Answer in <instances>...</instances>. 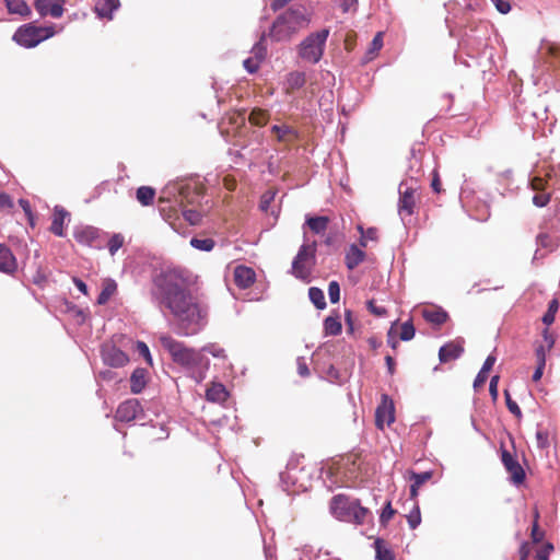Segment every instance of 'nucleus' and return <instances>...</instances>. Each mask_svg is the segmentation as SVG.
<instances>
[{"mask_svg":"<svg viewBox=\"0 0 560 560\" xmlns=\"http://www.w3.org/2000/svg\"><path fill=\"white\" fill-rule=\"evenodd\" d=\"M151 298L179 336H194L207 325V306L190 290L183 270L166 268L152 276Z\"/></svg>","mask_w":560,"mask_h":560,"instance_id":"f257e3e1","label":"nucleus"},{"mask_svg":"<svg viewBox=\"0 0 560 560\" xmlns=\"http://www.w3.org/2000/svg\"><path fill=\"white\" fill-rule=\"evenodd\" d=\"M160 343L163 349L168 352L172 360L192 373H198L199 378L205 376V372L209 366V360L201 350L187 348L183 341H179L172 336L164 334L159 337Z\"/></svg>","mask_w":560,"mask_h":560,"instance_id":"f03ea898","label":"nucleus"},{"mask_svg":"<svg viewBox=\"0 0 560 560\" xmlns=\"http://www.w3.org/2000/svg\"><path fill=\"white\" fill-rule=\"evenodd\" d=\"M311 18L306 8L302 4H295L282 10L277 14L269 35L276 42H285L293 37L295 33L307 26Z\"/></svg>","mask_w":560,"mask_h":560,"instance_id":"7ed1b4c3","label":"nucleus"},{"mask_svg":"<svg viewBox=\"0 0 560 560\" xmlns=\"http://www.w3.org/2000/svg\"><path fill=\"white\" fill-rule=\"evenodd\" d=\"M330 511L338 520L357 524L365 523L371 516V512L361 506L360 500L342 494H337L331 499Z\"/></svg>","mask_w":560,"mask_h":560,"instance_id":"20e7f679","label":"nucleus"},{"mask_svg":"<svg viewBox=\"0 0 560 560\" xmlns=\"http://www.w3.org/2000/svg\"><path fill=\"white\" fill-rule=\"evenodd\" d=\"M328 36V28H322L306 35L298 47V54L300 58L308 63H318L323 59V54Z\"/></svg>","mask_w":560,"mask_h":560,"instance_id":"39448f33","label":"nucleus"},{"mask_svg":"<svg viewBox=\"0 0 560 560\" xmlns=\"http://www.w3.org/2000/svg\"><path fill=\"white\" fill-rule=\"evenodd\" d=\"M316 242L308 243L303 232V244L292 260V272L296 278L306 279L311 273V267L316 261Z\"/></svg>","mask_w":560,"mask_h":560,"instance_id":"423d86ee","label":"nucleus"},{"mask_svg":"<svg viewBox=\"0 0 560 560\" xmlns=\"http://www.w3.org/2000/svg\"><path fill=\"white\" fill-rule=\"evenodd\" d=\"M52 35V27H42L35 26L34 24H25L20 26L13 33V39L20 46L33 48L39 43L51 38Z\"/></svg>","mask_w":560,"mask_h":560,"instance_id":"0eeeda50","label":"nucleus"},{"mask_svg":"<svg viewBox=\"0 0 560 560\" xmlns=\"http://www.w3.org/2000/svg\"><path fill=\"white\" fill-rule=\"evenodd\" d=\"M189 195H191L190 187L180 184H171L163 189L161 200L184 207L186 202H194L195 196L189 197Z\"/></svg>","mask_w":560,"mask_h":560,"instance_id":"6e6552de","label":"nucleus"},{"mask_svg":"<svg viewBox=\"0 0 560 560\" xmlns=\"http://www.w3.org/2000/svg\"><path fill=\"white\" fill-rule=\"evenodd\" d=\"M417 189V179L411 176L410 180H404L398 186V192H400V200L398 201V212L400 214H412L415 208V196L413 192Z\"/></svg>","mask_w":560,"mask_h":560,"instance_id":"1a4fd4ad","label":"nucleus"},{"mask_svg":"<svg viewBox=\"0 0 560 560\" xmlns=\"http://www.w3.org/2000/svg\"><path fill=\"white\" fill-rule=\"evenodd\" d=\"M537 61L558 69L560 67V44L542 40L537 50Z\"/></svg>","mask_w":560,"mask_h":560,"instance_id":"9d476101","label":"nucleus"},{"mask_svg":"<svg viewBox=\"0 0 560 560\" xmlns=\"http://www.w3.org/2000/svg\"><path fill=\"white\" fill-rule=\"evenodd\" d=\"M143 409L137 398H129L119 405L115 418L119 421L129 422L135 419H141Z\"/></svg>","mask_w":560,"mask_h":560,"instance_id":"9b49d317","label":"nucleus"},{"mask_svg":"<svg viewBox=\"0 0 560 560\" xmlns=\"http://www.w3.org/2000/svg\"><path fill=\"white\" fill-rule=\"evenodd\" d=\"M375 420L377 428L381 430L395 421L394 401L387 395H382L381 397V402L375 412Z\"/></svg>","mask_w":560,"mask_h":560,"instance_id":"f8f14e48","label":"nucleus"},{"mask_svg":"<svg viewBox=\"0 0 560 560\" xmlns=\"http://www.w3.org/2000/svg\"><path fill=\"white\" fill-rule=\"evenodd\" d=\"M103 233L93 226H85L74 231V238L79 244L90 246L93 248H102L103 241H101V235Z\"/></svg>","mask_w":560,"mask_h":560,"instance_id":"ddd939ff","label":"nucleus"},{"mask_svg":"<svg viewBox=\"0 0 560 560\" xmlns=\"http://www.w3.org/2000/svg\"><path fill=\"white\" fill-rule=\"evenodd\" d=\"M530 187L534 191L533 203L537 208L546 207L551 200V194L546 191L547 182L537 174L530 178Z\"/></svg>","mask_w":560,"mask_h":560,"instance_id":"4468645a","label":"nucleus"},{"mask_svg":"<svg viewBox=\"0 0 560 560\" xmlns=\"http://www.w3.org/2000/svg\"><path fill=\"white\" fill-rule=\"evenodd\" d=\"M501 459L504 468L511 475V480L516 485L522 483L525 480L526 475L514 456L509 451L503 450L501 453Z\"/></svg>","mask_w":560,"mask_h":560,"instance_id":"2eb2a0df","label":"nucleus"},{"mask_svg":"<svg viewBox=\"0 0 560 560\" xmlns=\"http://www.w3.org/2000/svg\"><path fill=\"white\" fill-rule=\"evenodd\" d=\"M101 352L104 364L109 368H122L128 361V354L114 346H105Z\"/></svg>","mask_w":560,"mask_h":560,"instance_id":"dca6fc26","label":"nucleus"},{"mask_svg":"<svg viewBox=\"0 0 560 560\" xmlns=\"http://www.w3.org/2000/svg\"><path fill=\"white\" fill-rule=\"evenodd\" d=\"M66 0H35V9L42 16L59 19L63 14Z\"/></svg>","mask_w":560,"mask_h":560,"instance_id":"f3484780","label":"nucleus"},{"mask_svg":"<svg viewBox=\"0 0 560 560\" xmlns=\"http://www.w3.org/2000/svg\"><path fill=\"white\" fill-rule=\"evenodd\" d=\"M256 279V273L252 268L237 266L234 269V282L241 289H247Z\"/></svg>","mask_w":560,"mask_h":560,"instance_id":"a211bd4d","label":"nucleus"},{"mask_svg":"<svg viewBox=\"0 0 560 560\" xmlns=\"http://www.w3.org/2000/svg\"><path fill=\"white\" fill-rule=\"evenodd\" d=\"M94 11L100 19H113V13L120 7L119 0H94Z\"/></svg>","mask_w":560,"mask_h":560,"instance_id":"6ab92c4d","label":"nucleus"},{"mask_svg":"<svg viewBox=\"0 0 560 560\" xmlns=\"http://www.w3.org/2000/svg\"><path fill=\"white\" fill-rule=\"evenodd\" d=\"M421 316L434 326H441L445 323L448 314L441 307H425L421 310Z\"/></svg>","mask_w":560,"mask_h":560,"instance_id":"aec40b11","label":"nucleus"},{"mask_svg":"<svg viewBox=\"0 0 560 560\" xmlns=\"http://www.w3.org/2000/svg\"><path fill=\"white\" fill-rule=\"evenodd\" d=\"M16 270V260L10 248L0 244V271L12 273Z\"/></svg>","mask_w":560,"mask_h":560,"instance_id":"412c9836","label":"nucleus"},{"mask_svg":"<svg viewBox=\"0 0 560 560\" xmlns=\"http://www.w3.org/2000/svg\"><path fill=\"white\" fill-rule=\"evenodd\" d=\"M364 257L365 254L360 247L354 244L350 245L345 255L346 267L349 270L355 269L363 261Z\"/></svg>","mask_w":560,"mask_h":560,"instance_id":"4be33fe9","label":"nucleus"},{"mask_svg":"<svg viewBox=\"0 0 560 560\" xmlns=\"http://www.w3.org/2000/svg\"><path fill=\"white\" fill-rule=\"evenodd\" d=\"M463 351L464 349L459 343H456V341H448L439 349V360L441 362H447L457 359Z\"/></svg>","mask_w":560,"mask_h":560,"instance_id":"5701e85b","label":"nucleus"},{"mask_svg":"<svg viewBox=\"0 0 560 560\" xmlns=\"http://www.w3.org/2000/svg\"><path fill=\"white\" fill-rule=\"evenodd\" d=\"M69 215V212L66 211L62 207L56 206L54 209V214L50 224V231L57 236H63V223L65 219Z\"/></svg>","mask_w":560,"mask_h":560,"instance_id":"b1692460","label":"nucleus"},{"mask_svg":"<svg viewBox=\"0 0 560 560\" xmlns=\"http://www.w3.org/2000/svg\"><path fill=\"white\" fill-rule=\"evenodd\" d=\"M306 82V77L303 71H291L287 74L284 81V90L287 93H290L294 90L302 89Z\"/></svg>","mask_w":560,"mask_h":560,"instance_id":"393cba45","label":"nucleus"},{"mask_svg":"<svg viewBox=\"0 0 560 560\" xmlns=\"http://www.w3.org/2000/svg\"><path fill=\"white\" fill-rule=\"evenodd\" d=\"M147 374L144 369H136L130 375V390L133 394L141 393L147 386Z\"/></svg>","mask_w":560,"mask_h":560,"instance_id":"a878e982","label":"nucleus"},{"mask_svg":"<svg viewBox=\"0 0 560 560\" xmlns=\"http://www.w3.org/2000/svg\"><path fill=\"white\" fill-rule=\"evenodd\" d=\"M433 476L432 471H423V472H412L410 476L411 485H410V495L411 498H416L419 494V488L421 485L429 481Z\"/></svg>","mask_w":560,"mask_h":560,"instance_id":"bb28decb","label":"nucleus"},{"mask_svg":"<svg viewBox=\"0 0 560 560\" xmlns=\"http://www.w3.org/2000/svg\"><path fill=\"white\" fill-rule=\"evenodd\" d=\"M271 131L277 135L278 141L282 143H289L292 139H298L296 130L285 125H275L271 127Z\"/></svg>","mask_w":560,"mask_h":560,"instance_id":"cd10ccee","label":"nucleus"},{"mask_svg":"<svg viewBox=\"0 0 560 560\" xmlns=\"http://www.w3.org/2000/svg\"><path fill=\"white\" fill-rule=\"evenodd\" d=\"M4 3L11 14L28 16L32 13L30 5L24 0H4Z\"/></svg>","mask_w":560,"mask_h":560,"instance_id":"c85d7f7f","label":"nucleus"},{"mask_svg":"<svg viewBox=\"0 0 560 560\" xmlns=\"http://www.w3.org/2000/svg\"><path fill=\"white\" fill-rule=\"evenodd\" d=\"M117 284L114 279H106L103 283V289L96 299L97 305H105L108 303V300L116 292Z\"/></svg>","mask_w":560,"mask_h":560,"instance_id":"c756f323","label":"nucleus"},{"mask_svg":"<svg viewBox=\"0 0 560 560\" xmlns=\"http://www.w3.org/2000/svg\"><path fill=\"white\" fill-rule=\"evenodd\" d=\"M329 223V219L326 215L307 217L305 224L316 234H320L326 231Z\"/></svg>","mask_w":560,"mask_h":560,"instance_id":"7c9ffc66","label":"nucleus"},{"mask_svg":"<svg viewBox=\"0 0 560 560\" xmlns=\"http://www.w3.org/2000/svg\"><path fill=\"white\" fill-rule=\"evenodd\" d=\"M226 397L228 392L222 383H213L211 387L206 390V398L210 401H224Z\"/></svg>","mask_w":560,"mask_h":560,"instance_id":"2f4dec72","label":"nucleus"},{"mask_svg":"<svg viewBox=\"0 0 560 560\" xmlns=\"http://www.w3.org/2000/svg\"><path fill=\"white\" fill-rule=\"evenodd\" d=\"M374 548L376 551L377 560H395L394 552L382 538H377L374 541Z\"/></svg>","mask_w":560,"mask_h":560,"instance_id":"473e14b6","label":"nucleus"},{"mask_svg":"<svg viewBox=\"0 0 560 560\" xmlns=\"http://www.w3.org/2000/svg\"><path fill=\"white\" fill-rule=\"evenodd\" d=\"M155 191L149 186H142L137 189L136 197L137 200L142 206H150L154 200Z\"/></svg>","mask_w":560,"mask_h":560,"instance_id":"72a5a7b5","label":"nucleus"},{"mask_svg":"<svg viewBox=\"0 0 560 560\" xmlns=\"http://www.w3.org/2000/svg\"><path fill=\"white\" fill-rule=\"evenodd\" d=\"M324 331L329 336H337L342 331V324L336 317L327 316L324 319Z\"/></svg>","mask_w":560,"mask_h":560,"instance_id":"f704fd0d","label":"nucleus"},{"mask_svg":"<svg viewBox=\"0 0 560 560\" xmlns=\"http://www.w3.org/2000/svg\"><path fill=\"white\" fill-rule=\"evenodd\" d=\"M214 245H215V243H214L213 238H211V237H203V238L191 237L190 238V246L196 249H199V250L210 252L213 249Z\"/></svg>","mask_w":560,"mask_h":560,"instance_id":"c9c22d12","label":"nucleus"},{"mask_svg":"<svg viewBox=\"0 0 560 560\" xmlns=\"http://www.w3.org/2000/svg\"><path fill=\"white\" fill-rule=\"evenodd\" d=\"M296 467H287L285 471L281 472V480L284 483V491H291L290 485L295 487L296 485Z\"/></svg>","mask_w":560,"mask_h":560,"instance_id":"e433bc0d","label":"nucleus"},{"mask_svg":"<svg viewBox=\"0 0 560 560\" xmlns=\"http://www.w3.org/2000/svg\"><path fill=\"white\" fill-rule=\"evenodd\" d=\"M308 298L318 310H324L326 307L324 292L322 289L310 288L308 289Z\"/></svg>","mask_w":560,"mask_h":560,"instance_id":"4c0bfd02","label":"nucleus"},{"mask_svg":"<svg viewBox=\"0 0 560 560\" xmlns=\"http://www.w3.org/2000/svg\"><path fill=\"white\" fill-rule=\"evenodd\" d=\"M558 307H559L558 300L552 299L549 303L547 312L541 317V322L545 323L546 326L552 325V323L555 320L556 313L558 311Z\"/></svg>","mask_w":560,"mask_h":560,"instance_id":"58836bf2","label":"nucleus"},{"mask_svg":"<svg viewBox=\"0 0 560 560\" xmlns=\"http://www.w3.org/2000/svg\"><path fill=\"white\" fill-rule=\"evenodd\" d=\"M359 231L361 232V238H359V244H361V247L366 246L368 240L375 242V240L378 238V231L375 228L363 230L362 226L359 225Z\"/></svg>","mask_w":560,"mask_h":560,"instance_id":"ea45409f","label":"nucleus"},{"mask_svg":"<svg viewBox=\"0 0 560 560\" xmlns=\"http://www.w3.org/2000/svg\"><path fill=\"white\" fill-rule=\"evenodd\" d=\"M268 119V114L266 110L261 109H253L249 114V121L255 126H264Z\"/></svg>","mask_w":560,"mask_h":560,"instance_id":"a19ab883","label":"nucleus"},{"mask_svg":"<svg viewBox=\"0 0 560 560\" xmlns=\"http://www.w3.org/2000/svg\"><path fill=\"white\" fill-rule=\"evenodd\" d=\"M125 238L121 234L115 233L110 236L109 242H107V249H109L110 255H115L116 252L122 247Z\"/></svg>","mask_w":560,"mask_h":560,"instance_id":"79ce46f5","label":"nucleus"},{"mask_svg":"<svg viewBox=\"0 0 560 560\" xmlns=\"http://www.w3.org/2000/svg\"><path fill=\"white\" fill-rule=\"evenodd\" d=\"M200 350H201L202 354L205 352H207V353H210L211 355H213L215 358H222V359L226 358L225 349L221 348L217 343H209V345L205 346L203 348H201Z\"/></svg>","mask_w":560,"mask_h":560,"instance_id":"37998d69","label":"nucleus"},{"mask_svg":"<svg viewBox=\"0 0 560 560\" xmlns=\"http://www.w3.org/2000/svg\"><path fill=\"white\" fill-rule=\"evenodd\" d=\"M266 46L264 45V37L258 42L256 43L253 48H252V52H253V56L252 58L258 60L259 62H261L262 60L266 59Z\"/></svg>","mask_w":560,"mask_h":560,"instance_id":"c03bdc74","label":"nucleus"},{"mask_svg":"<svg viewBox=\"0 0 560 560\" xmlns=\"http://www.w3.org/2000/svg\"><path fill=\"white\" fill-rule=\"evenodd\" d=\"M340 293H341L340 284L338 282H336V280H332L328 284V296H329L331 304L338 303V301L340 300Z\"/></svg>","mask_w":560,"mask_h":560,"instance_id":"a18cd8bd","label":"nucleus"},{"mask_svg":"<svg viewBox=\"0 0 560 560\" xmlns=\"http://www.w3.org/2000/svg\"><path fill=\"white\" fill-rule=\"evenodd\" d=\"M136 351L139 355L145 359L147 363L151 366L152 365V357L150 353V348L148 347L145 341L138 340L136 345Z\"/></svg>","mask_w":560,"mask_h":560,"instance_id":"49530a36","label":"nucleus"},{"mask_svg":"<svg viewBox=\"0 0 560 560\" xmlns=\"http://www.w3.org/2000/svg\"><path fill=\"white\" fill-rule=\"evenodd\" d=\"M416 335V328L410 322H404L400 327V339L411 340Z\"/></svg>","mask_w":560,"mask_h":560,"instance_id":"de8ad7c7","label":"nucleus"},{"mask_svg":"<svg viewBox=\"0 0 560 560\" xmlns=\"http://www.w3.org/2000/svg\"><path fill=\"white\" fill-rule=\"evenodd\" d=\"M407 521L411 529L418 528L421 522V516L417 503L415 504L410 513L407 515Z\"/></svg>","mask_w":560,"mask_h":560,"instance_id":"09e8293b","label":"nucleus"},{"mask_svg":"<svg viewBox=\"0 0 560 560\" xmlns=\"http://www.w3.org/2000/svg\"><path fill=\"white\" fill-rule=\"evenodd\" d=\"M184 217L190 225H198L201 222V213L194 209H184Z\"/></svg>","mask_w":560,"mask_h":560,"instance_id":"8fccbe9b","label":"nucleus"},{"mask_svg":"<svg viewBox=\"0 0 560 560\" xmlns=\"http://www.w3.org/2000/svg\"><path fill=\"white\" fill-rule=\"evenodd\" d=\"M395 515V510L392 506L390 501L385 503V506L383 508L381 512V517H378V521H381V525H386L387 522Z\"/></svg>","mask_w":560,"mask_h":560,"instance_id":"3c124183","label":"nucleus"},{"mask_svg":"<svg viewBox=\"0 0 560 560\" xmlns=\"http://www.w3.org/2000/svg\"><path fill=\"white\" fill-rule=\"evenodd\" d=\"M538 517H539L538 511H537V509H534V524H533V529H532V538H533L534 542H539L544 537V532H540L538 528V522H537Z\"/></svg>","mask_w":560,"mask_h":560,"instance_id":"603ef678","label":"nucleus"},{"mask_svg":"<svg viewBox=\"0 0 560 560\" xmlns=\"http://www.w3.org/2000/svg\"><path fill=\"white\" fill-rule=\"evenodd\" d=\"M555 550L552 542H546L541 549L537 550L536 559L537 560H549L551 552Z\"/></svg>","mask_w":560,"mask_h":560,"instance_id":"864d4df0","label":"nucleus"},{"mask_svg":"<svg viewBox=\"0 0 560 560\" xmlns=\"http://www.w3.org/2000/svg\"><path fill=\"white\" fill-rule=\"evenodd\" d=\"M536 442L538 448H547L549 445V433L545 430H537Z\"/></svg>","mask_w":560,"mask_h":560,"instance_id":"5fc2aeb1","label":"nucleus"},{"mask_svg":"<svg viewBox=\"0 0 560 560\" xmlns=\"http://www.w3.org/2000/svg\"><path fill=\"white\" fill-rule=\"evenodd\" d=\"M382 46H383V33L378 32L375 34L373 40L371 42L368 52L376 54L380 51Z\"/></svg>","mask_w":560,"mask_h":560,"instance_id":"6e6d98bb","label":"nucleus"},{"mask_svg":"<svg viewBox=\"0 0 560 560\" xmlns=\"http://www.w3.org/2000/svg\"><path fill=\"white\" fill-rule=\"evenodd\" d=\"M504 394H505V401H506V407H508L509 411L511 413L515 415L517 418L522 417L521 409L518 408L516 401L512 399L510 393L508 390H505Z\"/></svg>","mask_w":560,"mask_h":560,"instance_id":"4d7b16f0","label":"nucleus"},{"mask_svg":"<svg viewBox=\"0 0 560 560\" xmlns=\"http://www.w3.org/2000/svg\"><path fill=\"white\" fill-rule=\"evenodd\" d=\"M275 198V192L271 190H267L264 192L260 200V209L262 211H267L270 207L272 199Z\"/></svg>","mask_w":560,"mask_h":560,"instance_id":"13d9d810","label":"nucleus"},{"mask_svg":"<svg viewBox=\"0 0 560 560\" xmlns=\"http://www.w3.org/2000/svg\"><path fill=\"white\" fill-rule=\"evenodd\" d=\"M260 62L254 58H247L243 61V67L249 73H254L259 69Z\"/></svg>","mask_w":560,"mask_h":560,"instance_id":"bf43d9fd","label":"nucleus"},{"mask_svg":"<svg viewBox=\"0 0 560 560\" xmlns=\"http://www.w3.org/2000/svg\"><path fill=\"white\" fill-rule=\"evenodd\" d=\"M530 550H532V547H530L529 542H527V541L522 542L520 546V550H518L520 560H528Z\"/></svg>","mask_w":560,"mask_h":560,"instance_id":"052dcab7","label":"nucleus"},{"mask_svg":"<svg viewBox=\"0 0 560 560\" xmlns=\"http://www.w3.org/2000/svg\"><path fill=\"white\" fill-rule=\"evenodd\" d=\"M498 380H499V376L494 375L490 380V384H489V393L493 400H498Z\"/></svg>","mask_w":560,"mask_h":560,"instance_id":"680f3d73","label":"nucleus"},{"mask_svg":"<svg viewBox=\"0 0 560 560\" xmlns=\"http://www.w3.org/2000/svg\"><path fill=\"white\" fill-rule=\"evenodd\" d=\"M501 13H508L511 10V4L506 0H491Z\"/></svg>","mask_w":560,"mask_h":560,"instance_id":"e2e57ef3","label":"nucleus"},{"mask_svg":"<svg viewBox=\"0 0 560 560\" xmlns=\"http://www.w3.org/2000/svg\"><path fill=\"white\" fill-rule=\"evenodd\" d=\"M494 363H495V355L489 354L486 358L483 365L481 366L480 370L482 371V373H489L492 370V368L494 366Z\"/></svg>","mask_w":560,"mask_h":560,"instance_id":"0e129e2a","label":"nucleus"},{"mask_svg":"<svg viewBox=\"0 0 560 560\" xmlns=\"http://www.w3.org/2000/svg\"><path fill=\"white\" fill-rule=\"evenodd\" d=\"M488 378V373H482V371L480 370L477 375H476V378L474 381V388L476 390H478V388H480L483 383L487 381Z\"/></svg>","mask_w":560,"mask_h":560,"instance_id":"69168bd1","label":"nucleus"},{"mask_svg":"<svg viewBox=\"0 0 560 560\" xmlns=\"http://www.w3.org/2000/svg\"><path fill=\"white\" fill-rule=\"evenodd\" d=\"M342 12H349L358 4V0H339Z\"/></svg>","mask_w":560,"mask_h":560,"instance_id":"338daca9","label":"nucleus"},{"mask_svg":"<svg viewBox=\"0 0 560 560\" xmlns=\"http://www.w3.org/2000/svg\"><path fill=\"white\" fill-rule=\"evenodd\" d=\"M298 371L301 376H307L310 374V370L306 366L303 358L298 359Z\"/></svg>","mask_w":560,"mask_h":560,"instance_id":"774afa93","label":"nucleus"}]
</instances>
